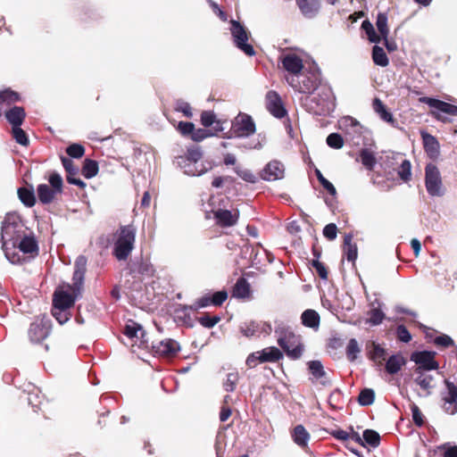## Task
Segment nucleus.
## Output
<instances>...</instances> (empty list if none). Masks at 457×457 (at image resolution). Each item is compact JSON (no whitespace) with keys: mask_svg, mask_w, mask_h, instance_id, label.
Wrapping results in <instances>:
<instances>
[{"mask_svg":"<svg viewBox=\"0 0 457 457\" xmlns=\"http://www.w3.org/2000/svg\"><path fill=\"white\" fill-rule=\"evenodd\" d=\"M311 265L321 279L327 280L328 278V270L323 262L319 260H312Z\"/></svg>","mask_w":457,"mask_h":457,"instance_id":"13d9d810","label":"nucleus"},{"mask_svg":"<svg viewBox=\"0 0 457 457\" xmlns=\"http://www.w3.org/2000/svg\"><path fill=\"white\" fill-rule=\"evenodd\" d=\"M419 102L428 104L431 108L428 114L443 123L451 122L445 114L457 116V105L428 96L420 97Z\"/></svg>","mask_w":457,"mask_h":457,"instance_id":"20e7f679","label":"nucleus"},{"mask_svg":"<svg viewBox=\"0 0 457 457\" xmlns=\"http://www.w3.org/2000/svg\"><path fill=\"white\" fill-rule=\"evenodd\" d=\"M66 153L70 157L79 159L84 155L85 147L81 144L73 143L66 148Z\"/></svg>","mask_w":457,"mask_h":457,"instance_id":"bf43d9fd","label":"nucleus"},{"mask_svg":"<svg viewBox=\"0 0 457 457\" xmlns=\"http://www.w3.org/2000/svg\"><path fill=\"white\" fill-rule=\"evenodd\" d=\"M214 218L217 224L221 227H231L235 225L238 220V212L232 213L229 210L220 209L214 212Z\"/></svg>","mask_w":457,"mask_h":457,"instance_id":"a878e982","label":"nucleus"},{"mask_svg":"<svg viewBox=\"0 0 457 457\" xmlns=\"http://www.w3.org/2000/svg\"><path fill=\"white\" fill-rule=\"evenodd\" d=\"M234 170L243 180L246 182L254 184L258 181V178L250 170H243L239 167H236Z\"/></svg>","mask_w":457,"mask_h":457,"instance_id":"0e129e2a","label":"nucleus"},{"mask_svg":"<svg viewBox=\"0 0 457 457\" xmlns=\"http://www.w3.org/2000/svg\"><path fill=\"white\" fill-rule=\"evenodd\" d=\"M374 112L386 122L393 123L395 121L393 114L387 110L384 103L378 97L374 98L372 103Z\"/></svg>","mask_w":457,"mask_h":457,"instance_id":"c9c22d12","label":"nucleus"},{"mask_svg":"<svg viewBox=\"0 0 457 457\" xmlns=\"http://www.w3.org/2000/svg\"><path fill=\"white\" fill-rule=\"evenodd\" d=\"M309 370L311 374L316 379H321L325 377L326 372L324 370L323 365L320 361H311L308 363Z\"/></svg>","mask_w":457,"mask_h":457,"instance_id":"3c124183","label":"nucleus"},{"mask_svg":"<svg viewBox=\"0 0 457 457\" xmlns=\"http://www.w3.org/2000/svg\"><path fill=\"white\" fill-rule=\"evenodd\" d=\"M250 284L245 278H239L232 290V296L238 299H245L250 296Z\"/></svg>","mask_w":457,"mask_h":457,"instance_id":"7c9ffc66","label":"nucleus"},{"mask_svg":"<svg viewBox=\"0 0 457 457\" xmlns=\"http://www.w3.org/2000/svg\"><path fill=\"white\" fill-rule=\"evenodd\" d=\"M363 439L370 446L377 447L380 443L379 434L372 429H366L363 431Z\"/></svg>","mask_w":457,"mask_h":457,"instance_id":"6e6d98bb","label":"nucleus"},{"mask_svg":"<svg viewBox=\"0 0 457 457\" xmlns=\"http://www.w3.org/2000/svg\"><path fill=\"white\" fill-rule=\"evenodd\" d=\"M265 107L277 119H282L286 116V106L281 96L275 90H270L266 93Z\"/></svg>","mask_w":457,"mask_h":457,"instance_id":"f8f14e48","label":"nucleus"},{"mask_svg":"<svg viewBox=\"0 0 457 457\" xmlns=\"http://www.w3.org/2000/svg\"><path fill=\"white\" fill-rule=\"evenodd\" d=\"M138 332H140V338L142 339V341L146 342V339L145 338L146 333L140 324L134 321H130V323L126 324L124 328V334L129 338L138 337Z\"/></svg>","mask_w":457,"mask_h":457,"instance_id":"e433bc0d","label":"nucleus"},{"mask_svg":"<svg viewBox=\"0 0 457 457\" xmlns=\"http://www.w3.org/2000/svg\"><path fill=\"white\" fill-rule=\"evenodd\" d=\"M385 319L384 312L378 308H373L369 312V322L371 325H379Z\"/></svg>","mask_w":457,"mask_h":457,"instance_id":"69168bd1","label":"nucleus"},{"mask_svg":"<svg viewBox=\"0 0 457 457\" xmlns=\"http://www.w3.org/2000/svg\"><path fill=\"white\" fill-rule=\"evenodd\" d=\"M19 248L23 253H38V245L33 235H26L25 233L19 240L16 248Z\"/></svg>","mask_w":457,"mask_h":457,"instance_id":"393cba45","label":"nucleus"},{"mask_svg":"<svg viewBox=\"0 0 457 457\" xmlns=\"http://www.w3.org/2000/svg\"><path fill=\"white\" fill-rule=\"evenodd\" d=\"M24 395H21L20 398L24 400H35L38 399L42 394L40 388L33 384H28L26 388L23 390Z\"/></svg>","mask_w":457,"mask_h":457,"instance_id":"603ef678","label":"nucleus"},{"mask_svg":"<svg viewBox=\"0 0 457 457\" xmlns=\"http://www.w3.org/2000/svg\"><path fill=\"white\" fill-rule=\"evenodd\" d=\"M307 62L303 64L302 58L293 53H287V73L295 76L305 70Z\"/></svg>","mask_w":457,"mask_h":457,"instance_id":"c85d7f7f","label":"nucleus"},{"mask_svg":"<svg viewBox=\"0 0 457 457\" xmlns=\"http://www.w3.org/2000/svg\"><path fill=\"white\" fill-rule=\"evenodd\" d=\"M137 228L135 226H120L115 234L112 248L113 256L119 261H126L135 247Z\"/></svg>","mask_w":457,"mask_h":457,"instance_id":"f03ea898","label":"nucleus"},{"mask_svg":"<svg viewBox=\"0 0 457 457\" xmlns=\"http://www.w3.org/2000/svg\"><path fill=\"white\" fill-rule=\"evenodd\" d=\"M174 162L187 176H202L212 169L211 166H206L203 162H192L187 158L176 157Z\"/></svg>","mask_w":457,"mask_h":457,"instance_id":"2eb2a0df","label":"nucleus"},{"mask_svg":"<svg viewBox=\"0 0 457 457\" xmlns=\"http://www.w3.org/2000/svg\"><path fill=\"white\" fill-rule=\"evenodd\" d=\"M436 353L431 351L414 352L411 360L418 365V370H432L438 369V363L435 361Z\"/></svg>","mask_w":457,"mask_h":457,"instance_id":"ddd939ff","label":"nucleus"},{"mask_svg":"<svg viewBox=\"0 0 457 457\" xmlns=\"http://www.w3.org/2000/svg\"><path fill=\"white\" fill-rule=\"evenodd\" d=\"M21 100L19 93L12 90L11 88H5L0 91V104H12Z\"/></svg>","mask_w":457,"mask_h":457,"instance_id":"37998d69","label":"nucleus"},{"mask_svg":"<svg viewBox=\"0 0 457 457\" xmlns=\"http://www.w3.org/2000/svg\"><path fill=\"white\" fill-rule=\"evenodd\" d=\"M18 196L21 202L27 207H32L36 204V196L32 187H20Z\"/></svg>","mask_w":457,"mask_h":457,"instance_id":"4c0bfd02","label":"nucleus"},{"mask_svg":"<svg viewBox=\"0 0 457 457\" xmlns=\"http://www.w3.org/2000/svg\"><path fill=\"white\" fill-rule=\"evenodd\" d=\"M37 197L43 204H51L57 195L47 184H39L37 187Z\"/></svg>","mask_w":457,"mask_h":457,"instance_id":"f704fd0d","label":"nucleus"},{"mask_svg":"<svg viewBox=\"0 0 457 457\" xmlns=\"http://www.w3.org/2000/svg\"><path fill=\"white\" fill-rule=\"evenodd\" d=\"M302 13L307 18L315 17L320 8V0H296Z\"/></svg>","mask_w":457,"mask_h":457,"instance_id":"bb28decb","label":"nucleus"},{"mask_svg":"<svg viewBox=\"0 0 457 457\" xmlns=\"http://www.w3.org/2000/svg\"><path fill=\"white\" fill-rule=\"evenodd\" d=\"M372 60L375 64L386 67L389 63V60L384 49L378 46H374L372 49Z\"/></svg>","mask_w":457,"mask_h":457,"instance_id":"a19ab883","label":"nucleus"},{"mask_svg":"<svg viewBox=\"0 0 457 457\" xmlns=\"http://www.w3.org/2000/svg\"><path fill=\"white\" fill-rule=\"evenodd\" d=\"M321 71L315 63L311 62L301 73L295 76H287V83L296 91L312 95L321 84Z\"/></svg>","mask_w":457,"mask_h":457,"instance_id":"f257e3e1","label":"nucleus"},{"mask_svg":"<svg viewBox=\"0 0 457 457\" xmlns=\"http://www.w3.org/2000/svg\"><path fill=\"white\" fill-rule=\"evenodd\" d=\"M175 110L177 112H182L187 118H192L193 117V112L190 104L182 100L178 99L175 103Z\"/></svg>","mask_w":457,"mask_h":457,"instance_id":"338daca9","label":"nucleus"},{"mask_svg":"<svg viewBox=\"0 0 457 457\" xmlns=\"http://www.w3.org/2000/svg\"><path fill=\"white\" fill-rule=\"evenodd\" d=\"M315 174H316V177L319 180V182L320 183V185L323 187L324 189H326L328 191V193L331 195H337V189L336 187L333 186V184L328 181L321 173V171L320 170H315Z\"/></svg>","mask_w":457,"mask_h":457,"instance_id":"052dcab7","label":"nucleus"},{"mask_svg":"<svg viewBox=\"0 0 457 457\" xmlns=\"http://www.w3.org/2000/svg\"><path fill=\"white\" fill-rule=\"evenodd\" d=\"M404 364V360L399 355H392L386 363V370L389 374L397 373Z\"/></svg>","mask_w":457,"mask_h":457,"instance_id":"79ce46f5","label":"nucleus"},{"mask_svg":"<svg viewBox=\"0 0 457 457\" xmlns=\"http://www.w3.org/2000/svg\"><path fill=\"white\" fill-rule=\"evenodd\" d=\"M152 349L154 354L158 356L172 358L180 350V345L176 340L166 338L156 343H153Z\"/></svg>","mask_w":457,"mask_h":457,"instance_id":"4468645a","label":"nucleus"},{"mask_svg":"<svg viewBox=\"0 0 457 457\" xmlns=\"http://www.w3.org/2000/svg\"><path fill=\"white\" fill-rule=\"evenodd\" d=\"M215 120H216V115L212 111H204L201 113L200 120H201V124L204 128H209V127L212 126L215 122Z\"/></svg>","mask_w":457,"mask_h":457,"instance_id":"774afa93","label":"nucleus"},{"mask_svg":"<svg viewBox=\"0 0 457 457\" xmlns=\"http://www.w3.org/2000/svg\"><path fill=\"white\" fill-rule=\"evenodd\" d=\"M343 251L348 262H355L358 256V250L356 244L353 243V235L347 234L345 236Z\"/></svg>","mask_w":457,"mask_h":457,"instance_id":"c756f323","label":"nucleus"},{"mask_svg":"<svg viewBox=\"0 0 457 457\" xmlns=\"http://www.w3.org/2000/svg\"><path fill=\"white\" fill-rule=\"evenodd\" d=\"M361 29L366 32L368 36V39L372 42L378 44L381 41V37H379L372 25V23L369 20H365L362 21Z\"/></svg>","mask_w":457,"mask_h":457,"instance_id":"09e8293b","label":"nucleus"},{"mask_svg":"<svg viewBox=\"0 0 457 457\" xmlns=\"http://www.w3.org/2000/svg\"><path fill=\"white\" fill-rule=\"evenodd\" d=\"M239 375L237 370H233L226 374L222 381V388L226 392H233L238 383Z\"/></svg>","mask_w":457,"mask_h":457,"instance_id":"ea45409f","label":"nucleus"},{"mask_svg":"<svg viewBox=\"0 0 457 457\" xmlns=\"http://www.w3.org/2000/svg\"><path fill=\"white\" fill-rule=\"evenodd\" d=\"M283 357L282 352L275 347L270 346L251 353L246 359V364L250 367L256 365L257 361L260 362H271L278 361Z\"/></svg>","mask_w":457,"mask_h":457,"instance_id":"9d476101","label":"nucleus"},{"mask_svg":"<svg viewBox=\"0 0 457 457\" xmlns=\"http://www.w3.org/2000/svg\"><path fill=\"white\" fill-rule=\"evenodd\" d=\"M242 334L247 337L270 335L272 331L270 324L262 321H250L241 326Z\"/></svg>","mask_w":457,"mask_h":457,"instance_id":"f3484780","label":"nucleus"},{"mask_svg":"<svg viewBox=\"0 0 457 457\" xmlns=\"http://www.w3.org/2000/svg\"><path fill=\"white\" fill-rule=\"evenodd\" d=\"M293 442L300 448L305 450L308 448V443L311 438L310 433L303 425L295 426L290 432Z\"/></svg>","mask_w":457,"mask_h":457,"instance_id":"4be33fe9","label":"nucleus"},{"mask_svg":"<svg viewBox=\"0 0 457 457\" xmlns=\"http://www.w3.org/2000/svg\"><path fill=\"white\" fill-rule=\"evenodd\" d=\"M16 248H12L11 245H7L6 248H2L4 253L6 259L12 264H21L24 259L20 255L19 253L15 252Z\"/></svg>","mask_w":457,"mask_h":457,"instance_id":"864d4df0","label":"nucleus"},{"mask_svg":"<svg viewBox=\"0 0 457 457\" xmlns=\"http://www.w3.org/2000/svg\"><path fill=\"white\" fill-rule=\"evenodd\" d=\"M99 171L98 162L92 159H85L82 166L81 173L82 175L89 179L97 175Z\"/></svg>","mask_w":457,"mask_h":457,"instance_id":"58836bf2","label":"nucleus"},{"mask_svg":"<svg viewBox=\"0 0 457 457\" xmlns=\"http://www.w3.org/2000/svg\"><path fill=\"white\" fill-rule=\"evenodd\" d=\"M368 356L370 360L379 364L386 360V350L375 342H370L367 345Z\"/></svg>","mask_w":457,"mask_h":457,"instance_id":"2f4dec72","label":"nucleus"},{"mask_svg":"<svg viewBox=\"0 0 457 457\" xmlns=\"http://www.w3.org/2000/svg\"><path fill=\"white\" fill-rule=\"evenodd\" d=\"M24 233V225L20 217L13 213H7L1 223L0 241L2 248H6L7 245L16 248Z\"/></svg>","mask_w":457,"mask_h":457,"instance_id":"7ed1b4c3","label":"nucleus"},{"mask_svg":"<svg viewBox=\"0 0 457 457\" xmlns=\"http://www.w3.org/2000/svg\"><path fill=\"white\" fill-rule=\"evenodd\" d=\"M211 295H205L196 300L194 305H180L175 312L177 314H181L180 317H188L189 318V311L190 310H197L201 308H205L209 305H212V302H210Z\"/></svg>","mask_w":457,"mask_h":457,"instance_id":"cd10ccee","label":"nucleus"},{"mask_svg":"<svg viewBox=\"0 0 457 457\" xmlns=\"http://www.w3.org/2000/svg\"><path fill=\"white\" fill-rule=\"evenodd\" d=\"M302 324L307 328H318L320 322L319 313L312 310L307 309L301 315Z\"/></svg>","mask_w":457,"mask_h":457,"instance_id":"473e14b6","label":"nucleus"},{"mask_svg":"<svg viewBox=\"0 0 457 457\" xmlns=\"http://www.w3.org/2000/svg\"><path fill=\"white\" fill-rule=\"evenodd\" d=\"M255 132L256 125L252 116L240 112L231 121L229 135L226 137H249Z\"/></svg>","mask_w":457,"mask_h":457,"instance_id":"39448f33","label":"nucleus"},{"mask_svg":"<svg viewBox=\"0 0 457 457\" xmlns=\"http://www.w3.org/2000/svg\"><path fill=\"white\" fill-rule=\"evenodd\" d=\"M52 321L46 315H41L30 324L28 335L31 343L39 344L51 333Z\"/></svg>","mask_w":457,"mask_h":457,"instance_id":"6e6552de","label":"nucleus"},{"mask_svg":"<svg viewBox=\"0 0 457 457\" xmlns=\"http://www.w3.org/2000/svg\"><path fill=\"white\" fill-rule=\"evenodd\" d=\"M229 30L232 36L233 43L237 48H238L247 56L255 55V50L253 46L247 43L250 37V32L240 21L231 20Z\"/></svg>","mask_w":457,"mask_h":457,"instance_id":"423d86ee","label":"nucleus"},{"mask_svg":"<svg viewBox=\"0 0 457 457\" xmlns=\"http://www.w3.org/2000/svg\"><path fill=\"white\" fill-rule=\"evenodd\" d=\"M420 374L415 378V383L420 389L424 391V393H419L420 396L426 397L430 395V390L434 387L433 385V378L429 375Z\"/></svg>","mask_w":457,"mask_h":457,"instance_id":"72a5a7b5","label":"nucleus"},{"mask_svg":"<svg viewBox=\"0 0 457 457\" xmlns=\"http://www.w3.org/2000/svg\"><path fill=\"white\" fill-rule=\"evenodd\" d=\"M12 136L15 142L22 146H28L29 139L27 133L21 127L12 128Z\"/></svg>","mask_w":457,"mask_h":457,"instance_id":"de8ad7c7","label":"nucleus"},{"mask_svg":"<svg viewBox=\"0 0 457 457\" xmlns=\"http://www.w3.org/2000/svg\"><path fill=\"white\" fill-rule=\"evenodd\" d=\"M360 158L362 165L369 170H372L377 162L376 157L373 153L367 149H361L360 152Z\"/></svg>","mask_w":457,"mask_h":457,"instance_id":"c03bdc74","label":"nucleus"},{"mask_svg":"<svg viewBox=\"0 0 457 457\" xmlns=\"http://www.w3.org/2000/svg\"><path fill=\"white\" fill-rule=\"evenodd\" d=\"M203 152L199 146H193L187 150L185 155L178 156L177 158H187L192 162H200L202 159Z\"/></svg>","mask_w":457,"mask_h":457,"instance_id":"680f3d73","label":"nucleus"},{"mask_svg":"<svg viewBox=\"0 0 457 457\" xmlns=\"http://www.w3.org/2000/svg\"><path fill=\"white\" fill-rule=\"evenodd\" d=\"M48 182L50 184V187L54 189L56 194H61L62 192L63 180L58 172L53 171L48 178Z\"/></svg>","mask_w":457,"mask_h":457,"instance_id":"8fccbe9b","label":"nucleus"},{"mask_svg":"<svg viewBox=\"0 0 457 457\" xmlns=\"http://www.w3.org/2000/svg\"><path fill=\"white\" fill-rule=\"evenodd\" d=\"M285 168L283 163L278 161L270 162L262 170L261 177L264 180L274 181L284 177Z\"/></svg>","mask_w":457,"mask_h":457,"instance_id":"aec40b11","label":"nucleus"},{"mask_svg":"<svg viewBox=\"0 0 457 457\" xmlns=\"http://www.w3.org/2000/svg\"><path fill=\"white\" fill-rule=\"evenodd\" d=\"M7 121L13 127H21L26 118V112L23 107L14 105L4 113Z\"/></svg>","mask_w":457,"mask_h":457,"instance_id":"b1692460","label":"nucleus"},{"mask_svg":"<svg viewBox=\"0 0 457 457\" xmlns=\"http://www.w3.org/2000/svg\"><path fill=\"white\" fill-rule=\"evenodd\" d=\"M421 137L427 155L432 160H436L440 154V145L436 137L424 131L421 132Z\"/></svg>","mask_w":457,"mask_h":457,"instance_id":"412c9836","label":"nucleus"},{"mask_svg":"<svg viewBox=\"0 0 457 457\" xmlns=\"http://www.w3.org/2000/svg\"><path fill=\"white\" fill-rule=\"evenodd\" d=\"M410 409L411 411V417H412L413 423L419 428H421L422 426H424L425 417H424L422 411H420V409L414 403H412L410 405Z\"/></svg>","mask_w":457,"mask_h":457,"instance_id":"5fc2aeb1","label":"nucleus"},{"mask_svg":"<svg viewBox=\"0 0 457 457\" xmlns=\"http://www.w3.org/2000/svg\"><path fill=\"white\" fill-rule=\"evenodd\" d=\"M75 303V296L65 291H55L53 299V307L68 310Z\"/></svg>","mask_w":457,"mask_h":457,"instance_id":"5701e85b","label":"nucleus"},{"mask_svg":"<svg viewBox=\"0 0 457 457\" xmlns=\"http://www.w3.org/2000/svg\"><path fill=\"white\" fill-rule=\"evenodd\" d=\"M397 174L399 178L405 183L411 179V164L409 160H403L398 170Z\"/></svg>","mask_w":457,"mask_h":457,"instance_id":"49530a36","label":"nucleus"},{"mask_svg":"<svg viewBox=\"0 0 457 457\" xmlns=\"http://www.w3.org/2000/svg\"><path fill=\"white\" fill-rule=\"evenodd\" d=\"M129 273L133 277L143 276L153 277L155 270L150 260L143 256L136 257L128 263Z\"/></svg>","mask_w":457,"mask_h":457,"instance_id":"1a4fd4ad","label":"nucleus"},{"mask_svg":"<svg viewBox=\"0 0 457 457\" xmlns=\"http://www.w3.org/2000/svg\"><path fill=\"white\" fill-rule=\"evenodd\" d=\"M329 94L322 92L318 96H307L304 98L303 105L314 114L321 115L328 111Z\"/></svg>","mask_w":457,"mask_h":457,"instance_id":"9b49d317","label":"nucleus"},{"mask_svg":"<svg viewBox=\"0 0 457 457\" xmlns=\"http://www.w3.org/2000/svg\"><path fill=\"white\" fill-rule=\"evenodd\" d=\"M87 259L84 255H79L74 263V272L72 277L73 293H79L85 279Z\"/></svg>","mask_w":457,"mask_h":457,"instance_id":"dca6fc26","label":"nucleus"},{"mask_svg":"<svg viewBox=\"0 0 457 457\" xmlns=\"http://www.w3.org/2000/svg\"><path fill=\"white\" fill-rule=\"evenodd\" d=\"M328 145L334 149H340L344 146V138L338 133H331L327 137Z\"/></svg>","mask_w":457,"mask_h":457,"instance_id":"e2e57ef3","label":"nucleus"},{"mask_svg":"<svg viewBox=\"0 0 457 457\" xmlns=\"http://www.w3.org/2000/svg\"><path fill=\"white\" fill-rule=\"evenodd\" d=\"M376 26L382 38L388 37L389 29L387 26V15L385 12H379L377 16Z\"/></svg>","mask_w":457,"mask_h":457,"instance_id":"a18cd8bd","label":"nucleus"},{"mask_svg":"<svg viewBox=\"0 0 457 457\" xmlns=\"http://www.w3.org/2000/svg\"><path fill=\"white\" fill-rule=\"evenodd\" d=\"M361 352L358 342L356 339L352 338L349 340L346 346V356L351 361H353L357 358V354Z\"/></svg>","mask_w":457,"mask_h":457,"instance_id":"4d7b16f0","label":"nucleus"},{"mask_svg":"<svg viewBox=\"0 0 457 457\" xmlns=\"http://www.w3.org/2000/svg\"><path fill=\"white\" fill-rule=\"evenodd\" d=\"M61 162L67 173V182L69 184L75 185L79 188H85L86 183L77 177L79 174V168L74 165L72 160L65 156H61Z\"/></svg>","mask_w":457,"mask_h":457,"instance_id":"a211bd4d","label":"nucleus"},{"mask_svg":"<svg viewBox=\"0 0 457 457\" xmlns=\"http://www.w3.org/2000/svg\"><path fill=\"white\" fill-rule=\"evenodd\" d=\"M303 351L302 337L287 331V357L292 360L300 359Z\"/></svg>","mask_w":457,"mask_h":457,"instance_id":"6ab92c4d","label":"nucleus"},{"mask_svg":"<svg viewBox=\"0 0 457 457\" xmlns=\"http://www.w3.org/2000/svg\"><path fill=\"white\" fill-rule=\"evenodd\" d=\"M425 187L431 196L444 195L443 180L438 167L434 163H428L425 167Z\"/></svg>","mask_w":457,"mask_h":457,"instance_id":"0eeeda50","label":"nucleus"}]
</instances>
